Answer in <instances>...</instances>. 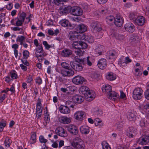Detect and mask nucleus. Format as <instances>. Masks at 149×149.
Returning <instances> with one entry per match:
<instances>
[{
	"mask_svg": "<svg viewBox=\"0 0 149 149\" xmlns=\"http://www.w3.org/2000/svg\"><path fill=\"white\" fill-rule=\"evenodd\" d=\"M11 77L13 79H16L18 78L17 72L15 70H12L10 72Z\"/></svg>",
	"mask_w": 149,
	"mask_h": 149,
	"instance_id": "40",
	"label": "nucleus"
},
{
	"mask_svg": "<svg viewBox=\"0 0 149 149\" xmlns=\"http://www.w3.org/2000/svg\"><path fill=\"white\" fill-rule=\"evenodd\" d=\"M149 141L148 136L146 135H144L141 137L138 141L139 144L141 145H146Z\"/></svg>",
	"mask_w": 149,
	"mask_h": 149,
	"instance_id": "18",
	"label": "nucleus"
},
{
	"mask_svg": "<svg viewBox=\"0 0 149 149\" xmlns=\"http://www.w3.org/2000/svg\"><path fill=\"white\" fill-rule=\"evenodd\" d=\"M26 82L27 83H31L33 81V76L31 74L26 77Z\"/></svg>",
	"mask_w": 149,
	"mask_h": 149,
	"instance_id": "52",
	"label": "nucleus"
},
{
	"mask_svg": "<svg viewBox=\"0 0 149 149\" xmlns=\"http://www.w3.org/2000/svg\"><path fill=\"white\" fill-rule=\"evenodd\" d=\"M72 54V51L69 49H65L61 51V55L64 57H68Z\"/></svg>",
	"mask_w": 149,
	"mask_h": 149,
	"instance_id": "33",
	"label": "nucleus"
},
{
	"mask_svg": "<svg viewBox=\"0 0 149 149\" xmlns=\"http://www.w3.org/2000/svg\"><path fill=\"white\" fill-rule=\"evenodd\" d=\"M93 114L94 115H97L98 116H101L103 113L102 110L99 109L97 108L93 109Z\"/></svg>",
	"mask_w": 149,
	"mask_h": 149,
	"instance_id": "37",
	"label": "nucleus"
},
{
	"mask_svg": "<svg viewBox=\"0 0 149 149\" xmlns=\"http://www.w3.org/2000/svg\"><path fill=\"white\" fill-rule=\"evenodd\" d=\"M26 13L23 12L20 14L19 17L17 18L24 22L25 19V18L26 17Z\"/></svg>",
	"mask_w": 149,
	"mask_h": 149,
	"instance_id": "46",
	"label": "nucleus"
},
{
	"mask_svg": "<svg viewBox=\"0 0 149 149\" xmlns=\"http://www.w3.org/2000/svg\"><path fill=\"white\" fill-rule=\"evenodd\" d=\"M70 12L73 15L75 16H80L82 15L83 10L79 7L78 6L71 7Z\"/></svg>",
	"mask_w": 149,
	"mask_h": 149,
	"instance_id": "7",
	"label": "nucleus"
},
{
	"mask_svg": "<svg viewBox=\"0 0 149 149\" xmlns=\"http://www.w3.org/2000/svg\"><path fill=\"white\" fill-rule=\"evenodd\" d=\"M106 77L108 80L113 81L115 80L116 78V75L111 72H109L107 73Z\"/></svg>",
	"mask_w": 149,
	"mask_h": 149,
	"instance_id": "30",
	"label": "nucleus"
},
{
	"mask_svg": "<svg viewBox=\"0 0 149 149\" xmlns=\"http://www.w3.org/2000/svg\"><path fill=\"white\" fill-rule=\"evenodd\" d=\"M6 124L4 123L0 122V131H3V128L6 126Z\"/></svg>",
	"mask_w": 149,
	"mask_h": 149,
	"instance_id": "62",
	"label": "nucleus"
},
{
	"mask_svg": "<svg viewBox=\"0 0 149 149\" xmlns=\"http://www.w3.org/2000/svg\"><path fill=\"white\" fill-rule=\"evenodd\" d=\"M71 7L70 6H63L61 7L59 10V12L60 13L64 14V13H68V12H70V9Z\"/></svg>",
	"mask_w": 149,
	"mask_h": 149,
	"instance_id": "24",
	"label": "nucleus"
},
{
	"mask_svg": "<svg viewBox=\"0 0 149 149\" xmlns=\"http://www.w3.org/2000/svg\"><path fill=\"white\" fill-rule=\"evenodd\" d=\"M79 34L78 32L75 31H71L70 32L69 37L70 40H74L77 39L78 37Z\"/></svg>",
	"mask_w": 149,
	"mask_h": 149,
	"instance_id": "28",
	"label": "nucleus"
},
{
	"mask_svg": "<svg viewBox=\"0 0 149 149\" xmlns=\"http://www.w3.org/2000/svg\"><path fill=\"white\" fill-rule=\"evenodd\" d=\"M91 29L94 32L100 31L102 29L100 24L97 22H93L91 25Z\"/></svg>",
	"mask_w": 149,
	"mask_h": 149,
	"instance_id": "13",
	"label": "nucleus"
},
{
	"mask_svg": "<svg viewBox=\"0 0 149 149\" xmlns=\"http://www.w3.org/2000/svg\"><path fill=\"white\" fill-rule=\"evenodd\" d=\"M59 23L62 26L64 27H68L71 25L69 21L66 19H62L59 21Z\"/></svg>",
	"mask_w": 149,
	"mask_h": 149,
	"instance_id": "34",
	"label": "nucleus"
},
{
	"mask_svg": "<svg viewBox=\"0 0 149 149\" xmlns=\"http://www.w3.org/2000/svg\"><path fill=\"white\" fill-rule=\"evenodd\" d=\"M119 96L118 94L116 92L113 91H111L108 95V98L113 101H115L116 100Z\"/></svg>",
	"mask_w": 149,
	"mask_h": 149,
	"instance_id": "31",
	"label": "nucleus"
},
{
	"mask_svg": "<svg viewBox=\"0 0 149 149\" xmlns=\"http://www.w3.org/2000/svg\"><path fill=\"white\" fill-rule=\"evenodd\" d=\"M40 142L41 143H45L47 141V139H45L43 136H40L39 137Z\"/></svg>",
	"mask_w": 149,
	"mask_h": 149,
	"instance_id": "53",
	"label": "nucleus"
},
{
	"mask_svg": "<svg viewBox=\"0 0 149 149\" xmlns=\"http://www.w3.org/2000/svg\"><path fill=\"white\" fill-rule=\"evenodd\" d=\"M145 21V18L143 17L139 16L134 21L137 25L141 26L144 24Z\"/></svg>",
	"mask_w": 149,
	"mask_h": 149,
	"instance_id": "23",
	"label": "nucleus"
},
{
	"mask_svg": "<svg viewBox=\"0 0 149 149\" xmlns=\"http://www.w3.org/2000/svg\"><path fill=\"white\" fill-rule=\"evenodd\" d=\"M102 149H111L110 145L105 141H104L102 142Z\"/></svg>",
	"mask_w": 149,
	"mask_h": 149,
	"instance_id": "44",
	"label": "nucleus"
},
{
	"mask_svg": "<svg viewBox=\"0 0 149 149\" xmlns=\"http://www.w3.org/2000/svg\"><path fill=\"white\" fill-rule=\"evenodd\" d=\"M46 25L48 26H51L53 25V22L52 20L49 19L46 22Z\"/></svg>",
	"mask_w": 149,
	"mask_h": 149,
	"instance_id": "63",
	"label": "nucleus"
},
{
	"mask_svg": "<svg viewBox=\"0 0 149 149\" xmlns=\"http://www.w3.org/2000/svg\"><path fill=\"white\" fill-rule=\"evenodd\" d=\"M42 44L45 47V48L46 50H49L51 48H54V44H52L51 45H49L48 44L47 42L46 41H43Z\"/></svg>",
	"mask_w": 149,
	"mask_h": 149,
	"instance_id": "39",
	"label": "nucleus"
},
{
	"mask_svg": "<svg viewBox=\"0 0 149 149\" xmlns=\"http://www.w3.org/2000/svg\"><path fill=\"white\" fill-rule=\"evenodd\" d=\"M142 109L145 111H146L147 109H149V105L148 104H146L143 105L141 107Z\"/></svg>",
	"mask_w": 149,
	"mask_h": 149,
	"instance_id": "60",
	"label": "nucleus"
},
{
	"mask_svg": "<svg viewBox=\"0 0 149 149\" xmlns=\"http://www.w3.org/2000/svg\"><path fill=\"white\" fill-rule=\"evenodd\" d=\"M61 66L65 69L70 68V66L68 63L66 62H63L61 63Z\"/></svg>",
	"mask_w": 149,
	"mask_h": 149,
	"instance_id": "54",
	"label": "nucleus"
},
{
	"mask_svg": "<svg viewBox=\"0 0 149 149\" xmlns=\"http://www.w3.org/2000/svg\"><path fill=\"white\" fill-rule=\"evenodd\" d=\"M95 125L99 127H101L102 125V120L98 118H96L94 119V122Z\"/></svg>",
	"mask_w": 149,
	"mask_h": 149,
	"instance_id": "41",
	"label": "nucleus"
},
{
	"mask_svg": "<svg viewBox=\"0 0 149 149\" xmlns=\"http://www.w3.org/2000/svg\"><path fill=\"white\" fill-rule=\"evenodd\" d=\"M85 96L87 101H91L95 98V93L93 91L90 90Z\"/></svg>",
	"mask_w": 149,
	"mask_h": 149,
	"instance_id": "16",
	"label": "nucleus"
},
{
	"mask_svg": "<svg viewBox=\"0 0 149 149\" xmlns=\"http://www.w3.org/2000/svg\"><path fill=\"white\" fill-rule=\"evenodd\" d=\"M86 114L83 111H78L75 112L74 115V118L78 121H81L85 117Z\"/></svg>",
	"mask_w": 149,
	"mask_h": 149,
	"instance_id": "6",
	"label": "nucleus"
},
{
	"mask_svg": "<svg viewBox=\"0 0 149 149\" xmlns=\"http://www.w3.org/2000/svg\"><path fill=\"white\" fill-rule=\"evenodd\" d=\"M113 37L116 39L121 40L124 38V36L123 35L119 34L117 33H115L113 35Z\"/></svg>",
	"mask_w": 149,
	"mask_h": 149,
	"instance_id": "48",
	"label": "nucleus"
},
{
	"mask_svg": "<svg viewBox=\"0 0 149 149\" xmlns=\"http://www.w3.org/2000/svg\"><path fill=\"white\" fill-rule=\"evenodd\" d=\"M23 22L22 21L19 19L17 18V20L16 22V25L17 26H21L23 23Z\"/></svg>",
	"mask_w": 149,
	"mask_h": 149,
	"instance_id": "56",
	"label": "nucleus"
},
{
	"mask_svg": "<svg viewBox=\"0 0 149 149\" xmlns=\"http://www.w3.org/2000/svg\"><path fill=\"white\" fill-rule=\"evenodd\" d=\"M59 120L61 123L64 124H67L71 122V118L65 116H62L60 117Z\"/></svg>",
	"mask_w": 149,
	"mask_h": 149,
	"instance_id": "26",
	"label": "nucleus"
},
{
	"mask_svg": "<svg viewBox=\"0 0 149 149\" xmlns=\"http://www.w3.org/2000/svg\"><path fill=\"white\" fill-rule=\"evenodd\" d=\"M6 97V95L5 94L1 95L0 97V103H1Z\"/></svg>",
	"mask_w": 149,
	"mask_h": 149,
	"instance_id": "59",
	"label": "nucleus"
},
{
	"mask_svg": "<svg viewBox=\"0 0 149 149\" xmlns=\"http://www.w3.org/2000/svg\"><path fill=\"white\" fill-rule=\"evenodd\" d=\"M36 82L38 84L40 85L42 83V79L40 77H37L36 79Z\"/></svg>",
	"mask_w": 149,
	"mask_h": 149,
	"instance_id": "58",
	"label": "nucleus"
},
{
	"mask_svg": "<svg viewBox=\"0 0 149 149\" xmlns=\"http://www.w3.org/2000/svg\"><path fill=\"white\" fill-rule=\"evenodd\" d=\"M67 130L71 133L75 135L77 134L78 131L77 128L73 125H70L67 127Z\"/></svg>",
	"mask_w": 149,
	"mask_h": 149,
	"instance_id": "21",
	"label": "nucleus"
},
{
	"mask_svg": "<svg viewBox=\"0 0 149 149\" xmlns=\"http://www.w3.org/2000/svg\"><path fill=\"white\" fill-rule=\"evenodd\" d=\"M34 51L36 57L37 58L39 62H41L46 55L44 52L42 45H40L39 47H36L34 50Z\"/></svg>",
	"mask_w": 149,
	"mask_h": 149,
	"instance_id": "3",
	"label": "nucleus"
},
{
	"mask_svg": "<svg viewBox=\"0 0 149 149\" xmlns=\"http://www.w3.org/2000/svg\"><path fill=\"white\" fill-rule=\"evenodd\" d=\"M36 112L42 111V106L41 104V100L39 98L38 99L36 105Z\"/></svg>",
	"mask_w": 149,
	"mask_h": 149,
	"instance_id": "35",
	"label": "nucleus"
},
{
	"mask_svg": "<svg viewBox=\"0 0 149 149\" xmlns=\"http://www.w3.org/2000/svg\"><path fill=\"white\" fill-rule=\"evenodd\" d=\"M71 146L75 149H84L85 147L84 141L79 137H76L73 139Z\"/></svg>",
	"mask_w": 149,
	"mask_h": 149,
	"instance_id": "4",
	"label": "nucleus"
},
{
	"mask_svg": "<svg viewBox=\"0 0 149 149\" xmlns=\"http://www.w3.org/2000/svg\"><path fill=\"white\" fill-rule=\"evenodd\" d=\"M72 100L73 102L77 104H80L84 100V98L82 96L79 95H76L72 97Z\"/></svg>",
	"mask_w": 149,
	"mask_h": 149,
	"instance_id": "22",
	"label": "nucleus"
},
{
	"mask_svg": "<svg viewBox=\"0 0 149 149\" xmlns=\"http://www.w3.org/2000/svg\"><path fill=\"white\" fill-rule=\"evenodd\" d=\"M132 62V60L129 57H121L118 61V64L120 66L124 67L127 65V64Z\"/></svg>",
	"mask_w": 149,
	"mask_h": 149,
	"instance_id": "9",
	"label": "nucleus"
},
{
	"mask_svg": "<svg viewBox=\"0 0 149 149\" xmlns=\"http://www.w3.org/2000/svg\"><path fill=\"white\" fill-rule=\"evenodd\" d=\"M80 132L83 134L87 135L90 132V128L87 125H84L80 126L79 127Z\"/></svg>",
	"mask_w": 149,
	"mask_h": 149,
	"instance_id": "17",
	"label": "nucleus"
},
{
	"mask_svg": "<svg viewBox=\"0 0 149 149\" xmlns=\"http://www.w3.org/2000/svg\"><path fill=\"white\" fill-rule=\"evenodd\" d=\"M73 47L76 49L75 51V53L79 56H81L84 53V51L81 50V49L86 48L87 45L85 42L81 41H75L72 44Z\"/></svg>",
	"mask_w": 149,
	"mask_h": 149,
	"instance_id": "1",
	"label": "nucleus"
},
{
	"mask_svg": "<svg viewBox=\"0 0 149 149\" xmlns=\"http://www.w3.org/2000/svg\"><path fill=\"white\" fill-rule=\"evenodd\" d=\"M144 97L146 99L149 100V89L146 90L144 92Z\"/></svg>",
	"mask_w": 149,
	"mask_h": 149,
	"instance_id": "55",
	"label": "nucleus"
},
{
	"mask_svg": "<svg viewBox=\"0 0 149 149\" xmlns=\"http://www.w3.org/2000/svg\"><path fill=\"white\" fill-rule=\"evenodd\" d=\"M56 133L59 136L63 137H66L68 136L67 132L62 127H59L55 130Z\"/></svg>",
	"mask_w": 149,
	"mask_h": 149,
	"instance_id": "10",
	"label": "nucleus"
},
{
	"mask_svg": "<svg viewBox=\"0 0 149 149\" xmlns=\"http://www.w3.org/2000/svg\"><path fill=\"white\" fill-rule=\"evenodd\" d=\"M61 74L64 76L70 77L74 74V72L71 68H68L66 69L62 70Z\"/></svg>",
	"mask_w": 149,
	"mask_h": 149,
	"instance_id": "12",
	"label": "nucleus"
},
{
	"mask_svg": "<svg viewBox=\"0 0 149 149\" xmlns=\"http://www.w3.org/2000/svg\"><path fill=\"white\" fill-rule=\"evenodd\" d=\"M88 28V26L84 24H81L78 25L76 29L78 32L82 33L86 31Z\"/></svg>",
	"mask_w": 149,
	"mask_h": 149,
	"instance_id": "20",
	"label": "nucleus"
},
{
	"mask_svg": "<svg viewBox=\"0 0 149 149\" xmlns=\"http://www.w3.org/2000/svg\"><path fill=\"white\" fill-rule=\"evenodd\" d=\"M11 142V140L9 137H6L4 141V144L5 147L7 148H9L10 147Z\"/></svg>",
	"mask_w": 149,
	"mask_h": 149,
	"instance_id": "42",
	"label": "nucleus"
},
{
	"mask_svg": "<svg viewBox=\"0 0 149 149\" xmlns=\"http://www.w3.org/2000/svg\"><path fill=\"white\" fill-rule=\"evenodd\" d=\"M132 97L135 100H139L143 97V90L140 88H135L133 92Z\"/></svg>",
	"mask_w": 149,
	"mask_h": 149,
	"instance_id": "5",
	"label": "nucleus"
},
{
	"mask_svg": "<svg viewBox=\"0 0 149 149\" xmlns=\"http://www.w3.org/2000/svg\"><path fill=\"white\" fill-rule=\"evenodd\" d=\"M79 91L80 94H81L85 96L90 90L88 87L84 86L80 87L79 88Z\"/></svg>",
	"mask_w": 149,
	"mask_h": 149,
	"instance_id": "29",
	"label": "nucleus"
},
{
	"mask_svg": "<svg viewBox=\"0 0 149 149\" xmlns=\"http://www.w3.org/2000/svg\"><path fill=\"white\" fill-rule=\"evenodd\" d=\"M13 7V5L12 3H9L6 6V8L8 10H10Z\"/></svg>",
	"mask_w": 149,
	"mask_h": 149,
	"instance_id": "64",
	"label": "nucleus"
},
{
	"mask_svg": "<svg viewBox=\"0 0 149 149\" xmlns=\"http://www.w3.org/2000/svg\"><path fill=\"white\" fill-rule=\"evenodd\" d=\"M86 41L89 43H92L94 41V39L93 36L91 35L86 36Z\"/></svg>",
	"mask_w": 149,
	"mask_h": 149,
	"instance_id": "50",
	"label": "nucleus"
},
{
	"mask_svg": "<svg viewBox=\"0 0 149 149\" xmlns=\"http://www.w3.org/2000/svg\"><path fill=\"white\" fill-rule=\"evenodd\" d=\"M91 58L89 57H88L86 58H83L82 59V60L84 61V63H83V64H84L87 63L89 66H91L92 65V63L91 62Z\"/></svg>",
	"mask_w": 149,
	"mask_h": 149,
	"instance_id": "45",
	"label": "nucleus"
},
{
	"mask_svg": "<svg viewBox=\"0 0 149 149\" xmlns=\"http://www.w3.org/2000/svg\"><path fill=\"white\" fill-rule=\"evenodd\" d=\"M86 35H85V34H82L81 35H78V38L77 39L80 40H85L86 41Z\"/></svg>",
	"mask_w": 149,
	"mask_h": 149,
	"instance_id": "57",
	"label": "nucleus"
},
{
	"mask_svg": "<svg viewBox=\"0 0 149 149\" xmlns=\"http://www.w3.org/2000/svg\"><path fill=\"white\" fill-rule=\"evenodd\" d=\"M78 56L74 57L75 61H71L70 62V65L71 67L75 70L77 71H80L82 70L83 67L81 63H84L82 58L80 59L78 58Z\"/></svg>",
	"mask_w": 149,
	"mask_h": 149,
	"instance_id": "2",
	"label": "nucleus"
},
{
	"mask_svg": "<svg viewBox=\"0 0 149 149\" xmlns=\"http://www.w3.org/2000/svg\"><path fill=\"white\" fill-rule=\"evenodd\" d=\"M102 89L103 92L105 93H109L111 91V86L108 84L103 86Z\"/></svg>",
	"mask_w": 149,
	"mask_h": 149,
	"instance_id": "32",
	"label": "nucleus"
},
{
	"mask_svg": "<svg viewBox=\"0 0 149 149\" xmlns=\"http://www.w3.org/2000/svg\"><path fill=\"white\" fill-rule=\"evenodd\" d=\"M26 37L24 36H19L16 39V41L17 42L20 43V45H22L23 43L25 42Z\"/></svg>",
	"mask_w": 149,
	"mask_h": 149,
	"instance_id": "36",
	"label": "nucleus"
},
{
	"mask_svg": "<svg viewBox=\"0 0 149 149\" xmlns=\"http://www.w3.org/2000/svg\"><path fill=\"white\" fill-rule=\"evenodd\" d=\"M136 130L133 127H131L127 132V136L130 138H133L137 134Z\"/></svg>",
	"mask_w": 149,
	"mask_h": 149,
	"instance_id": "25",
	"label": "nucleus"
},
{
	"mask_svg": "<svg viewBox=\"0 0 149 149\" xmlns=\"http://www.w3.org/2000/svg\"><path fill=\"white\" fill-rule=\"evenodd\" d=\"M104 50V47L102 45H98L95 49V56H96L102 55Z\"/></svg>",
	"mask_w": 149,
	"mask_h": 149,
	"instance_id": "14",
	"label": "nucleus"
},
{
	"mask_svg": "<svg viewBox=\"0 0 149 149\" xmlns=\"http://www.w3.org/2000/svg\"><path fill=\"white\" fill-rule=\"evenodd\" d=\"M123 18L121 15H117L115 17L114 22L116 26H121L123 25Z\"/></svg>",
	"mask_w": 149,
	"mask_h": 149,
	"instance_id": "11",
	"label": "nucleus"
},
{
	"mask_svg": "<svg viewBox=\"0 0 149 149\" xmlns=\"http://www.w3.org/2000/svg\"><path fill=\"white\" fill-rule=\"evenodd\" d=\"M22 54L24 58L26 59L29 56V52L28 50H25L23 52Z\"/></svg>",
	"mask_w": 149,
	"mask_h": 149,
	"instance_id": "49",
	"label": "nucleus"
},
{
	"mask_svg": "<svg viewBox=\"0 0 149 149\" xmlns=\"http://www.w3.org/2000/svg\"><path fill=\"white\" fill-rule=\"evenodd\" d=\"M125 30L129 33L133 32L135 30V27L134 24L131 23H126L124 25Z\"/></svg>",
	"mask_w": 149,
	"mask_h": 149,
	"instance_id": "19",
	"label": "nucleus"
},
{
	"mask_svg": "<svg viewBox=\"0 0 149 149\" xmlns=\"http://www.w3.org/2000/svg\"><path fill=\"white\" fill-rule=\"evenodd\" d=\"M115 17L113 16H107L106 18V21L108 24H111L114 21Z\"/></svg>",
	"mask_w": 149,
	"mask_h": 149,
	"instance_id": "43",
	"label": "nucleus"
},
{
	"mask_svg": "<svg viewBox=\"0 0 149 149\" xmlns=\"http://www.w3.org/2000/svg\"><path fill=\"white\" fill-rule=\"evenodd\" d=\"M107 61L104 58L100 59L97 62V65L100 69L104 70L107 66Z\"/></svg>",
	"mask_w": 149,
	"mask_h": 149,
	"instance_id": "15",
	"label": "nucleus"
},
{
	"mask_svg": "<svg viewBox=\"0 0 149 149\" xmlns=\"http://www.w3.org/2000/svg\"><path fill=\"white\" fill-rule=\"evenodd\" d=\"M125 94L122 91H120V98L121 99H125L126 98Z\"/></svg>",
	"mask_w": 149,
	"mask_h": 149,
	"instance_id": "61",
	"label": "nucleus"
},
{
	"mask_svg": "<svg viewBox=\"0 0 149 149\" xmlns=\"http://www.w3.org/2000/svg\"><path fill=\"white\" fill-rule=\"evenodd\" d=\"M36 134L34 133L31 135L30 139V142L31 144L34 143L36 142Z\"/></svg>",
	"mask_w": 149,
	"mask_h": 149,
	"instance_id": "47",
	"label": "nucleus"
},
{
	"mask_svg": "<svg viewBox=\"0 0 149 149\" xmlns=\"http://www.w3.org/2000/svg\"><path fill=\"white\" fill-rule=\"evenodd\" d=\"M127 117L130 121L134 120L135 119V114L132 113H129L127 114Z\"/></svg>",
	"mask_w": 149,
	"mask_h": 149,
	"instance_id": "38",
	"label": "nucleus"
},
{
	"mask_svg": "<svg viewBox=\"0 0 149 149\" xmlns=\"http://www.w3.org/2000/svg\"><path fill=\"white\" fill-rule=\"evenodd\" d=\"M135 14L134 12H130L129 13V17L130 19L134 21L135 19Z\"/></svg>",
	"mask_w": 149,
	"mask_h": 149,
	"instance_id": "51",
	"label": "nucleus"
},
{
	"mask_svg": "<svg viewBox=\"0 0 149 149\" xmlns=\"http://www.w3.org/2000/svg\"><path fill=\"white\" fill-rule=\"evenodd\" d=\"M86 81V80L84 77L80 75L74 77L72 79V82L76 85L83 84Z\"/></svg>",
	"mask_w": 149,
	"mask_h": 149,
	"instance_id": "8",
	"label": "nucleus"
},
{
	"mask_svg": "<svg viewBox=\"0 0 149 149\" xmlns=\"http://www.w3.org/2000/svg\"><path fill=\"white\" fill-rule=\"evenodd\" d=\"M60 112L63 114H68L70 112L69 108L67 106L61 105L59 107Z\"/></svg>",
	"mask_w": 149,
	"mask_h": 149,
	"instance_id": "27",
	"label": "nucleus"
}]
</instances>
